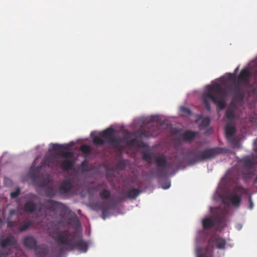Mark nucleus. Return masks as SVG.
<instances>
[{
	"mask_svg": "<svg viewBox=\"0 0 257 257\" xmlns=\"http://www.w3.org/2000/svg\"><path fill=\"white\" fill-rule=\"evenodd\" d=\"M227 94V90L222 87L220 83H215L212 85H209L207 92L202 95L203 104L208 111L211 110L209 100H211L220 109L225 107V102L223 100Z\"/></svg>",
	"mask_w": 257,
	"mask_h": 257,
	"instance_id": "nucleus-1",
	"label": "nucleus"
},
{
	"mask_svg": "<svg viewBox=\"0 0 257 257\" xmlns=\"http://www.w3.org/2000/svg\"><path fill=\"white\" fill-rule=\"evenodd\" d=\"M70 236V233L67 230L61 231L57 234L55 240L59 245H63L60 249V252H63L67 249L72 250L74 248H76L81 252H85L87 251L88 246L86 242L82 239H80L72 243Z\"/></svg>",
	"mask_w": 257,
	"mask_h": 257,
	"instance_id": "nucleus-2",
	"label": "nucleus"
},
{
	"mask_svg": "<svg viewBox=\"0 0 257 257\" xmlns=\"http://www.w3.org/2000/svg\"><path fill=\"white\" fill-rule=\"evenodd\" d=\"M227 244L225 239L218 235H212L209 238L205 247H199L196 248L197 257H214V248L224 249Z\"/></svg>",
	"mask_w": 257,
	"mask_h": 257,
	"instance_id": "nucleus-3",
	"label": "nucleus"
},
{
	"mask_svg": "<svg viewBox=\"0 0 257 257\" xmlns=\"http://www.w3.org/2000/svg\"><path fill=\"white\" fill-rule=\"evenodd\" d=\"M221 152V149L218 148L206 149L203 151H200L196 148L187 152L186 158L190 164L193 165L200 161L212 159Z\"/></svg>",
	"mask_w": 257,
	"mask_h": 257,
	"instance_id": "nucleus-4",
	"label": "nucleus"
},
{
	"mask_svg": "<svg viewBox=\"0 0 257 257\" xmlns=\"http://www.w3.org/2000/svg\"><path fill=\"white\" fill-rule=\"evenodd\" d=\"M161 124H159L157 122V119L154 118L153 119H151L147 127L138 131V133H139L142 137H155L159 135L161 133Z\"/></svg>",
	"mask_w": 257,
	"mask_h": 257,
	"instance_id": "nucleus-5",
	"label": "nucleus"
},
{
	"mask_svg": "<svg viewBox=\"0 0 257 257\" xmlns=\"http://www.w3.org/2000/svg\"><path fill=\"white\" fill-rule=\"evenodd\" d=\"M243 170V174H249L255 168V162L254 158L250 156H245L240 160Z\"/></svg>",
	"mask_w": 257,
	"mask_h": 257,
	"instance_id": "nucleus-6",
	"label": "nucleus"
},
{
	"mask_svg": "<svg viewBox=\"0 0 257 257\" xmlns=\"http://www.w3.org/2000/svg\"><path fill=\"white\" fill-rule=\"evenodd\" d=\"M71 145L68 144L60 145L58 144H52V149L61 155V157L66 159H71L73 157V153L71 152L60 151V150H68Z\"/></svg>",
	"mask_w": 257,
	"mask_h": 257,
	"instance_id": "nucleus-7",
	"label": "nucleus"
},
{
	"mask_svg": "<svg viewBox=\"0 0 257 257\" xmlns=\"http://www.w3.org/2000/svg\"><path fill=\"white\" fill-rule=\"evenodd\" d=\"M0 245L3 249H13L17 247L18 241L14 236L9 235L0 238Z\"/></svg>",
	"mask_w": 257,
	"mask_h": 257,
	"instance_id": "nucleus-8",
	"label": "nucleus"
},
{
	"mask_svg": "<svg viewBox=\"0 0 257 257\" xmlns=\"http://www.w3.org/2000/svg\"><path fill=\"white\" fill-rule=\"evenodd\" d=\"M41 205L42 208L53 212L62 208L64 206L63 203L51 199L46 200Z\"/></svg>",
	"mask_w": 257,
	"mask_h": 257,
	"instance_id": "nucleus-9",
	"label": "nucleus"
},
{
	"mask_svg": "<svg viewBox=\"0 0 257 257\" xmlns=\"http://www.w3.org/2000/svg\"><path fill=\"white\" fill-rule=\"evenodd\" d=\"M41 205L42 208L53 212L62 208L64 206L63 203L51 199L46 200Z\"/></svg>",
	"mask_w": 257,
	"mask_h": 257,
	"instance_id": "nucleus-10",
	"label": "nucleus"
},
{
	"mask_svg": "<svg viewBox=\"0 0 257 257\" xmlns=\"http://www.w3.org/2000/svg\"><path fill=\"white\" fill-rule=\"evenodd\" d=\"M156 163L158 167L161 168L157 170V177H161L164 176L165 168L167 166V160L166 157L164 155L157 157Z\"/></svg>",
	"mask_w": 257,
	"mask_h": 257,
	"instance_id": "nucleus-11",
	"label": "nucleus"
},
{
	"mask_svg": "<svg viewBox=\"0 0 257 257\" xmlns=\"http://www.w3.org/2000/svg\"><path fill=\"white\" fill-rule=\"evenodd\" d=\"M23 243L25 247L32 249H34L38 245L36 239L30 235H27L23 238Z\"/></svg>",
	"mask_w": 257,
	"mask_h": 257,
	"instance_id": "nucleus-12",
	"label": "nucleus"
},
{
	"mask_svg": "<svg viewBox=\"0 0 257 257\" xmlns=\"http://www.w3.org/2000/svg\"><path fill=\"white\" fill-rule=\"evenodd\" d=\"M72 188V183L69 180L63 181L59 187V191L61 194L68 193Z\"/></svg>",
	"mask_w": 257,
	"mask_h": 257,
	"instance_id": "nucleus-13",
	"label": "nucleus"
},
{
	"mask_svg": "<svg viewBox=\"0 0 257 257\" xmlns=\"http://www.w3.org/2000/svg\"><path fill=\"white\" fill-rule=\"evenodd\" d=\"M235 131V127L231 123H228L226 124L225 127L226 137L229 141H231L232 144L236 142V140L232 138Z\"/></svg>",
	"mask_w": 257,
	"mask_h": 257,
	"instance_id": "nucleus-14",
	"label": "nucleus"
},
{
	"mask_svg": "<svg viewBox=\"0 0 257 257\" xmlns=\"http://www.w3.org/2000/svg\"><path fill=\"white\" fill-rule=\"evenodd\" d=\"M250 74V71L247 68L242 69L238 76L239 82L245 85L248 84Z\"/></svg>",
	"mask_w": 257,
	"mask_h": 257,
	"instance_id": "nucleus-15",
	"label": "nucleus"
},
{
	"mask_svg": "<svg viewBox=\"0 0 257 257\" xmlns=\"http://www.w3.org/2000/svg\"><path fill=\"white\" fill-rule=\"evenodd\" d=\"M34 249L37 257H45L49 252L48 247L43 244L38 245Z\"/></svg>",
	"mask_w": 257,
	"mask_h": 257,
	"instance_id": "nucleus-16",
	"label": "nucleus"
},
{
	"mask_svg": "<svg viewBox=\"0 0 257 257\" xmlns=\"http://www.w3.org/2000/svg\"><path fill=\"white\" fill-rule=\"evenodd\" d=\"M226 199L229 201L235 207H238L241 202L240 197L235 194L231 193L226 197Z\"/></svg>",
	"mask_w": 257,
	"mask_h": 257,
	"instance_id": "nucleus-17",
	"label": "nucleus"
},
{
	"mask_svg": "<svg viewBox=\"0 0 257 257\" xmlns=\"http://www.w3.org/2000/svg\"><path fill=\"white\" fill-rule=\"evenodd\" d=\"M24 210L27 213H34L37 210L36 204L32 201H27L24 204Z\"/></svg>",
	"mask_w": 257,
	"mask_h": 257,
	"instance_id": "nucleus-18",
	"label": "nucleus"
},
{
	"mask_svg": "<svg viewBox=\"0 0 257 257\" xmlns=\"http://www.w3.org/2000/svg\"><path fill=\"white\" fill-rule=\"evenodd\" d=\"M100 137L105 140L106 143L114 136V130L111 127L107 128L99 134Z\"/></svg>",
	"mask_w": 257,
	"mask_h": 257,
	"instance_id": "nucleus-19",
	"label": "nucleus"
},
{
	"mask_svg": "<svg viewBox=\"0 0 257 257\" xmlns=\"http://www.w3.org/2000/svg\"><path fill=\"white\" fill-rule=\"evenodd\" d=\"M57 162V160L54 157L51 156H45L42 161V166L52 167Z\"/></svg>",
	"mask_w": 257,
	"mask_h": 257,
	"instance_id": "nucleus-20",
	"label": "nucleus"
},
{
	"mask_svg": "<svg viewBox=\"0 0 257 257\" xmlns=\"http://www.w3.org/2000/svg\"><path fill=\"white\" fill-rule=\"evenodd\" d=\"M197 135V132L189 130L185 131L183 134L182 137L184 141L188 142L195 139Z\"/></svg>",
	"mask_w": 257,
	"mask_h": 257,
	"instance_id": "nucleus-21",
	"label": "nucleus"
},
{
	"mask_svg": "<svg viewBox=\"0 0 257 257\" xmlns=\"http://www.w3.org/2000/svg\"><path fill=\"white\" fill-rule=\"evenodd\" d=\"M214 225V220L211 218L207 217L202 220V225L204 229H210L212 228Z\"/></svg>",
	"mask_w": 257,
	"mask_h": 257,
	"instance_id": "nucleus-22",
	"label": "nucleus"
},
{
	"mask_svg": "<svg viewBox=\"0 0 257 257\" xmlns=\"http://www.w3.org/2000/svg\"><path fill=\"white\" fill-rule=\"evenodd\" d=\"M224 117L230 121L233 120L235 117V108L232 106H229L226 110Z\"/></svg>",
	"mask_w": 257,
	"mask_h": 257,
	"instance_id": "nucleus-23",
	"label": "nucleus"
},
{
	"mask_svg": "<svg viewBox=\"0 0 257 257\" xmlns=\"http://www.w3.org/2000/svg\"><path fill=\"white\" fill-rule=\"evenodd\" d=\"M73 163L69 160L66 159L62 161L61 163V167L64 171L71 170L73 168Z\"/></svg>",
	"mask_w": 257,
	"mask_h": 257,
	"instance_id": "nucleus-24",
	"label": "nucleus"
},
{
	"mask_svg": "<svg viewBox=\"0 0 257 257\" xmlns=\"http://www.w3.org/2000/svg\"><path fill=\"white\" fill-rule=\"evenodd\" d=\"M121 140L119 139H116L113 136L109 140H107L106 143L108 144L112 147L117 149L120 147Z\"/></svg>",
	"mask_w": 257,
	"mask_h": 257,
	"instance_id": "nucleus-25",
	"label": "nucleus"
},
{
	"mask_svg": "<svg viewBox=\"0 0 257 257\" xmlns=\"http://www.w3.org/2000/svg\"><path fill=\"white\" fill-rule=\"evenodd\" d=\"M126 144L130 147L140 148L143 146V142L137 138H134L126 142Z\"/></svg>",
	"mask_w": 257,
	"mask_h": 257,
	"instance_id": "nucleus-26",
	"label": "nucleus"
},
{
	"mask_svg": "<svg viewBox=\"0 0 257 257\" xmlns=\"http://www.w3.org/2000/svg\"><path fill=\"white\" fill-rule=\"evenodd\" d=\"M141 192V190L139 189H131L127 191L126 196L130 199H136Z\"/></svg>",
	"mask_w": 257,
	"mask_h": 257,
	"instance_id": "nucleus-27",
	"label": "nucleus"
},
{
	"mask_svg": "<svg viewBox=\"0 0 257 257\" xmlns=\"http://www.w3.org/2000/svg\"><path fill=\"white\" fill-rule=\"evenodd\" d=\"M45 193L47 196L49 197H53L57 194L56 189L53 187H47L45 189Z\"/></svg>",
	"mask_w": 257,
	"mask_h": 257,
	"instance_id": "nucleus-28",
	"label": "nucleus"
},
{
	"mask_svg": "<svg viewBox=\"0 0 257 257\" xmlns=\"http://www.w3.org/2000/svg\"><path fill=\"white\" fill-rule=\"evenodd\" d=\"M32 224L33 222L32 220L24 221L22 224H20L19 231L20 232L26 231L32 226Z\"/></svg>",
	"mask_w": 257,
	"mask_h": 257,
	"instance_id": "nucleus-29",
	"label": "nucleus"
},
{
	"mask_svg": "<svg viewBox=\"0 0 257 257\" xmlns=\"http://www.w3.org/2000/svg\"><path fill=\"white\" fill-rule=\"evenodd\" d=\"M155 158V154L152 152H146L143 154V159L148 163H151Z\"/></svg>",
	"mask_w": 257,
	"mask_h": 257,
	"instance_id": "nucleus-30",
	"label": "nucleus"
},
{
	"mask_svg": "<svg viewBox=\"0 0 257 257\" xmlns=\"http://www.w3.org/2000/svg\"><path fill=\"white\" fill-rule=\"evenodd\" d=\"M111 195L110 191L106 189H103L99 193V196L103 200H107L109 198Z\"/></svg>",
	"mask_w": 257,
	"mask_h": 257,
	"instance_id": "nucleus-31",
	"label": "nucleus"
},
{
	"mask_svg": "<svg viewBox=\"0 0 257 257\" xmlns=\"http://www.w3.org/2000/svg\"><path fill=\"white\" fill-rule=\"evenodd\" d=\"M7 223L8 227L11 229L17 227L18 225H20V224L19 221L18 220L12 221L10 220V219H8Z\"/></svg>",
	"mask_w": 257,
	"mask_h": 257,
	"instance_id": "nucleus-32",
	"label": "nucleus"
},
{
	"mask_svg": "<svg viewBox=\"0 0 257 257\" xmlns=\"http://www.w3.org/2000/svg\"><path fill=\"white\" fill-rule=\"evenodd\" d=\"M210 123V118L208 117H205L202 119L201 123L199 124V127L200 129L205 128L209 125Z\"/></svg>",
	"mask_w": 257,
	"mask_h": 257,
	"instance_id": "nucleus-33",
	"label": "nucleus"
},
{
	"mask_svg": "<svg viewBox=\"0 0 257 257\" xmlns=\"http://www.w3.org/2000/svg\"><path fill=\"white\" fill-rule=\"evenodd\" d=\"M93 141L94 144L99 146H102L106 143L105 140L100 136L95 137L93 139Z\"/></svg>",
	"mask_w": 257,
	"mask_h": 257,
	"instance_id": "nucleus-34",
	"label": "nucleus"
},
{
	"mask_svg": "<svg viewBox=\"0 0 257 257\" xmlns=\"http://www.w3.org/2000/svg\"><path fill=\"white\" fill-rule=\"evenodd\" d=\"M80 150L84 154H89L91 152L90 147L86 144H84L81 146L80 147Z\"/></svg>",
	"mask_w": 257,
	"mask_h": 257,
	"instance_id": "nucleus-35",
	"label": "nucleus"
},
{
	"mask_svg": "<svg viewBox=\"0 0 257 257\" xmlns=\"http://www.w3.org/2000/svg\"><path fill=\"white\" fill-rule=\"evenodd\" d=\"M180 111L183 113V115L189 116L191 115V110L186 106H182L180 108Z\"/></svg>",
	"mask_w": 257,
	"mask_h": 257,
	"instance_id": "nucleus-36",
	"label": "nucleus"
},
{
	"mask_svg": "<svg viewBox=\"0 0 257 257\" xmlns=\"http://www.w3.org/2000/svg\"><path fill=\"white\" fill-rule=\"evenodd\" d=\"M81 170L83 172L89 171L90 170L87 161L85 160H84L80 165Z\"/></svg>",
	"mask_w": 257,
	"mask_h": 257,
	"instance_id": "nucleus-37",
	"label": "nucleus"
},
{
	"mask_svg": "<svg viewBox=\"0 0 257 257\" xmlns=\"http://www.w3.org/2000/svg\"><path fill=\"white\" fill-rule=\"evenodd\" d=\"M20 192H21L20 189L17 188L16 189V190L13 191L11 193V194H10L11 197L12 199L16 198L20 194Z\"/></svg>",
	"mask_w": 257,
	"mask_h": 257,
	"instance_id": "nucleus-38",
	"label": "nucleus"
},
{
	"mask_svg": "<svg viewBox=\"0 0 257 257\" xmlns=\"http://www.w3.org/2000/svg\"><path fill=\"white\" fill-rule=\"evenodd\" d=\"M109 214V210L108 208H104L102 210V217L103 219H105V218L108 216Z\"/></svg>",
	"mask_w": 257,
	"mask_h": 257,
	"instance_id": "nucleus-39",
	"label": "nucleus"
},
{
	"mask_svg": "<svg viewBox=\"0 0 257 257\" xmlns=\"http://www.w3.org/2000/svg\"><path fill=\"white\" fill-rule=\"evenodd\" d=\"M14 215H18V211L15 209H11L9 212V216L8 219H10Z\"/></svg>",
	"mask_w": 257,
	"mask_h": 257,
	"instance_id": "nucleus-40",
	"label": "nucleus"
},
{
	"mask_svg": "<svg viewBox=\"0 0 257 257\" xmlns=\"http://www.w3.org/2000/svg\"><path fill=\"white\" fill-rule=\"evenodd\" d=\"M48 183V182L47 181H46L45 179H43V180L41 181L39 185L41 187H43L45 186L46 185H47Z\"/></svg>",
	"mask_w": 257,
	"mask_h": 257,
	"instance_id": "nucleus-41",
	"label": "nucleus"
},
{
	"mask_svg": "<svg viewBox=\"0 0 257 257\" xmlns=\"http://www.w3.org/2000/svg\"><path fill=\"white\" fill-rule=\"evenodd\" d=\"M234 78V75L232 74L229 73L227 76L226 77V80L227 81H232Z\"/></svg>",
	"mask_w": 257,
	"mask_h": 257,
	"instance_id": "nucleus-42",
	"label": "nucleus"
},
{
	"mask_svg": "<svg viewBox=\"0 0 257 257\" xmlns=\"http://www.w3.org/2000/svg\"><path fill=\"white\" fill-rule=\"evenodd\" d=\"M117 167L119 168L120 169L123 170L125 168L124 164L122 162H119L117 165Z\"/></svg>",
	"mask_w": 257,
	"mask_h": 257,
	"instance_id": "nucleus-43",
	"label": "nucleus"
},
{
	"mask_svg": "<svg viewBox=\"0 0 257 257\" xmlns=\"http://www.w3.org/2000/svg\"><path fill=\"white\" fill-rule=\"evenodd\" d=\"M249 208L250 209H251L253 208V202L252 201L251 196H249Z\"/></svg>",
	"mask_w": 257,
	"mask_h": 257,
	"instance_id": "nucleus-44",
	"label": "nucleus"
},
{
	"mask_svg": "<svg viewBox=\"0 0 257 257\" xmlns=\"http://www.w3.org/2000/svg\"><path fill=\"white\" fill-rule=\"evenodd\" d=\"M235 89L237 90H239V86L238 84H236L235 85Z\"/></svg>",
	"mask_w": 257,
	"mask_h": 257,
	"instance_id": "nucleus-45",
	"label": "nucleus"
},
{
	"mask_svg": "<svg viewBox=\"0 0 257 257\" xmlns=\"http://www.w3.org/2000/svg\"><path fill=\"white\" fill-rule=\"evenodd\" d=\"M0 257H6V256L4 253H0Z\"/></svg>",
	"mask_w": 257,
	"mask_h": 257,
	"instance_id": "nucleus-46",
	"label": "nucleus"
},
{
	"mask_svg": "<svg viewBox=\"0 0 257 257\" xmlns=\"http://www.w3.org/2000/svg\"><path fill=\"white\" fill-rule=\"evenodd\" d=\"M36 177H37V175L35 174H33L32 175V178H33L34 179H35Z\"/></svg>",
	"mask_w": 257,
	"mask_h": 257,
	"instance_id": "nucleus-47",
	"label": "nucleus"
},
{
	"mask_svg": "<svg viewBox=\"0 0 257 257\" xmlns=\"http://www.w3.org/2000/svg\"><path fill=\"white\" fill-rule=\"evenodd\" d=\"M2 219L0 218V228L2 226Z\"/></svg>",
	"mask_w": 257,
	"mask_h": 257,
	"instance_id": "nucleus-48",
	"label": "nucleus"
},
{
	"mask_svg": "<svg viewBox=\"0 0 257 257\" xmlns=\"http://www.w3.org/2000/svg\"><path fill=\"white\" fill-rule=\"evenodd\" d=\"M170 185L169 184V185H168L167 186V187H164V189H168V188H169L170 187Z\"/></svg>",
	"mask_w": 257,
	"mask_h": 257,
	"instance_id": "nucleus-49",
	"label": "nucleus"
},
{
	"mask_svg": "<svg viewBox=\"0 0 257 257\" xmlns=\"http://www.w3.org/2000/svg\"><path fill=\"white\" fill-rule=\"evenodd\" d=\"M256 182H257V177H256V178H255V180H254V183H256Z\"/></svg>",
	"mask_w": 257,
	"mask_h": 257,
	"instance_id": "nucleus-50",
	"label": "nucleus"
},
{
	"mask_svg": "<svg viewBox=\"0 0 257 257\" xmlns=\"http://www.w3.org/2000/svg\"><path fill=\"white\" fill-rule=\"evenodd\" d=\"M255 151L257 152V148L255 149Z\"/></svg>",
	"mask_w": 257,
	"mask_h": 257,
	"instance_id": "nucleus-51",
	"label": "nucleus"
}]
</instances>
